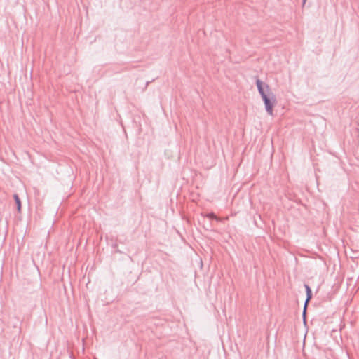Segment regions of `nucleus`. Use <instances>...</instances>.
I'll return each instance as SVG.
<instances>
[{"label":"nucleus","mask_w":359,"mask_h":359,"mask_svg":"<svg viewBox=\"0 0 359 359\" xmlns=\"http://www.w3.org/2000/svg\"><path fill=\"white\" fill-rule=\"evenodd\" d=\"M256 85L264 103L267 114L270 116H273V107L277 103L276 95L271 91L269 86L261 80L257 79Z\"/></svg>","instance_id":"1"},{"label":"nucleus","mask_w":359,"mask_h":359,"mask_svg":"<svg viewBox=\"0 0 359 359\" xmlns=\"http://www.w3.org/2000/svg\"><path fill=\"white\" fill-rule=\"evenodd\" d=\"M13 198L16 205L17 210L19 213H21L22 211V203L21 200L17 194H13Z\"/></svg>","instance_id":"2"},{"label":"nucleus","mask_w":359,"mask_h":359,"mask_svg":"<svg viewBox=\"0 0 359 359\" xmlns=\"http://www.w3.org/2000/svg\"><path fill=\"white\" fill-rule=\"evenodd\" d=\"M305 288H306V290L307 298H306V302H305V305H304V316H305L306 308L307 303L310 300V299L311 298V288L307 285H305Z\"/></svg>","instance_id":"3"},{"label":"nucleus","mask_w":359,"mask_h":359,"mask_svg":"<svg viewBox=\"0 0 359 359\" xmlns=\"http://www.w3.org/2000/svg\"><path fill=\"white\" fill-rule=\"evenodd\" d=\"M85 279H87V283H86V286H87L88 284L90 283V272H88V273L86 272V274L83 276V280H85Z\"/></svg>","instance_id":"4"},{"label":"nucleus","mask_w":359,"mask_h":359,"mask_svg":"<svg viewBox=\"0 0 359 359\" xmlns=\"http://www.w3.org/2000/svg\"><path fill=\"white\" fill-rule=\"evenodd\" d=\"M83 292V297H84V299H86V304H87V306H88V300H87V297H88V292H87V291H86V292H85L84 290H83V292Z\"/></svg>","instance_id":"5"},{"label":"nucleus","mask_w":359,"mask_h":359,"mask_svg":"<svg viewBox=\"0 0 359 359\" xmlns=\"http://www.w3.org/2000/svg\"><path fill=\"white\" fill-rule=\"evenodd\" d=\"M208 217L210 218H217L212 213L208 215Z\"/></svg>","instance_id":"6"},{"label":"nucleus","mask_w":359,"mask_h":359,"mask_svg":"<svg viewBox=\"0 0 359 359\" xmlns=\"http://www.w3.org/2000/svg\"><path fill=\"white\" fill-rule=\"evenodd\" d=\"M306 0H304V4L306 2Z\"/></svg>","instance_id":"7"}]
</instances>
